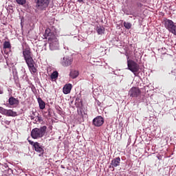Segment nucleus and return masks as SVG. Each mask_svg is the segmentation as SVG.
Listing matches in <instances>:
<instances>
[{"label":"nucleus","instance_id":"nucleus-18","mask_svg":"<svg viewBox=\"0 0 176 176\" xmlns=\"http://www.w3.org/2000/svg\"><path fill=\"white\" fill-rule=\"evenodd\" d=\"M58 78V72L55 71V72H53L52 75H51V79L52 81H54V80H57Z\"/></svg>","mask_w":176,"mask_h":176},{"label":"nucleus","instance_id":"nucleus-8","mask_svg":"<svg viewBox=\"0 0 176 176\" xmlns=\"http://www.w3.org/2000/svg\"><path fill=\"white\" fill-rule=\"evenodd\" d=\"M74 62V58L69 56H65L61 60V65L64 67H69Z\"/></svg>","mask_w":176,"mask_h":176},{"label":"nucleus","instance_id":"nucleus-21","mask_svg":"<svg viewBox=\"0 0 176 176\" xmlns=\"http://www.w3.org/2000/svg\"><path fill=\"white\" fill-rule=\"evenodd\" d=\"M38 116H39V114L38 112H32V114L30 116V119L31 120H34V118Z\"/></svg>","mask_w":176,"mask_h":176},{"label":"nucleus","instance_id":"nucleus-22","mask_svg":"<svg viewBox=\"0 0 176 176\" xmlns=\"http://www.w3.org/2000/svg\"><path fill=\"white\" fill-rule=\"evenodd\" d=\"M123 25H124V28H126L127 30H129L131 28V23H127L126 21H124Z\"/></svg>","mask_w":176,"mask_h":176},{"label":"nucleus","instance_id":"nucleus-25","mask_svg":"<svg viewBox=\"0 0 176 176\" xmlns=\"http://www.w3.org/2000/svg\"><path fill=\"white\" fill-rule=\"evenodd\" d=\"M2 112H3V107H0V113H2Z\"/></svg>","mask_w":176,"mask_h":176},{"label":"nucleus","instance_id":"nucleus-12","mask_svg":"<svg viewBox=\"0 0 176 176\" xmlns=\"http://www.w3.org/2000/svg\"><path fill=\"white\" fill-rule=\"evenodd\" d=\"M34 148L35 151L39 153V157H41L45 153V150L40 143H36L35 146H34Z\"/></svg>","mask_w":176,"mask_h":176},{"label":"nucleus","instance_id":"nucleus-11","mask_svg":"<svg viewBox=\"0 0 176 176\" xmlns=\"http://www.w3.org/2000/svg\"><path fill=\"white\" fill-rule=\"evenodd\" d=\"M0 113H3L6 116H10V117H16L17 116V112L16 111H14L12 109H4L3 108L2 112H0Z\"/></svg>","mask_w":176,"mask_h":176},{"label":"nucleus","instance_id":"nucleus-24","mask_svg":"<svg viewBox=\"0 0 176 176\" xmlns=\"http://www.w3.org/2000/svg\"><path fill=\"white\" fill-rule=\"evenodd\" d=\"M29 142H30V144L32 145V146H35V144H39L38 142H32V141H30L29 140Z\"/></svg>","mask_w":176,"mask_h":176},{"label":"nucleus","instance_id":"nucleus-17","mask_svg":"<svg viewBox=\"0 0 176 176\" xmlns=\"http://www.w3.org/2000/svg\"><path fill=\"white\" fill-rule=\"evenodd\" d=\"M11 48H12V45H10V41H6L4 42V43H3V49H4V50H7V49L10 50Z\"/></svg>","mask_w":176,"mask_h":176},{"label":"nucleus","instance_id":"nucleus-2","mask_svg":"<svg viewBox=\"0 0 176 176\" xmlns=\"http://www.w3.org/2000/svg\"><path fill=\"white\" fill-rule=\"evenodd\" d=\"M23 55L30 72L36 74L37 72V69L34 67L35 62L32 58V53L30 52V48L23 50Z\"/></svg>","mask_w":176,"mask_h":176},{"label":"nucleus","instance_id":"nucleus-5","mask_svg":"<svg viewBox=\"0 0 176 176\" xmlns=\"http://www.w3.org/2000/svg\"><path fill=\"white\" fill-rule=\"evenodd\" d=\"M127 66H128V69L131 70V72L133 74H134L135 76H138L137 73L139 72V69H140L139 65L132 60H128Z\"/></svg>","mask_w":176,"mask_h":176},{"label":"nucleus","instance_id":"nucleus-20","mask_svg":"<svg viewBox=\"0 0 176 176\" xmlns=\"http://www.w3.org/2000/svg\"><path fill=\"white\" fill-rule=\"evenodd\" d=\"M34 120V124L41 123L43 121L41 116H39L34 118V120Z\"/></svg>","mask_w":176,"mask_h":176},{"label":"nucleus","instance_id":"nucleus-14","mask_svg":"<svg viewBox=\"0 0 176 176\" xmlns=\"http://www.w3.org/2000/svg\"><path fill=\"white\" fill-rule=\"evenodd\" d=\"M72 89V85L69 83V84H65V85L63 87V93L65 95L69 94L71 92V90Z\"/></svg>","mask_w":176,"mask_h":176},{"label":"nucleus","instance_id":"nucleus-19","mask_svg":"<svg viewBox=\"0 0 176 176\" xmlns=\"http://www.w3.org/2000/svg\"><path fill=\"white\" fill-rule=\"evenodd\" d=\"M97 32L99 35H102L104 33V27H97Z\"/></svg>","mask_w":176,"mask_h":176},{"label":"nucleus","instance_id":"nucleus-10","mask_svg":"<svg viewBox=\"0 0 176 176\" xmlns=\"http://www.w3.org/2000/svg\"><path fill=\"white\" fill-rule=\"evenodd\" d=\"M121 159L120 157L114 158L113 160H111L109 168H113V171L114 170V168L118 167V166H120Z\"/></svg>","mask_w":176,"mask_h":176},{"label":"nucleus","instance_id":"nucleus-23","mask_svg":"<svg viewBox=\"0 0 176 176\" xmlns=\"http://www.w3.org/2000/svg\"><path fill=\"white\" fill-rule=\"evenodd\" d=\"M15 1H16V3L18 5L23 6L26 4V0H15Z\"/></svg>","mask_w":176,"mask_h":176},{"label":"nucleus","instance_id":"nucleus-16","mask_svg":"<svg viewBox=\"0 0 176 176\" xmlns=\"http://www.w3.org/2000/svg\"><path fill=\"white\" fill-rule=\"evenodd\" d=\"M38 102L39 104L40 109L43 110L45 109V102L41 99V98H38Z\"/></svg>","mask_w":176,"mask_h":176},{"label":"nucleus","instance_id":"nucleus-15","mask_svg":"<svg viewBox=\"0 0 176 176\" xmlns=\"http://www.w3.org/2000/svg\"><path fill=\"white\" fill-rule=\"evenodd\" d=\"M79 76V72L76 70H72L69 72V77L72 79H75Z\"/></svg>","mask_w":176,"mask_h":176},{"label":"nucleus","instance_id":"nucleus-1","mask_svg":"<svg viewBox=\"0 0 176 176\" xmlns=\"http://www.w3.org/2000/svg\"><path fill=\"white\" fill-rule=\"evenodd\" d=\"M45 37H46V39H48L49 47L51 50H57L58 49V40L50 28H47L45 30Z\"/></svg>","mask_w":176,"mask_h":176},{"label":"nucleus","instance_id":"nucleus-3","mask_svg":"<svg viewBox=\"0 0 176 176\" xmlns=\"http://www.w3.org/2000/svg\"><path fill=\"white\" fill-rule=\"evenodd\" d=\"M47 131V126H43L40 128H34L31 131V137L34 140L41 138L45 136Z\"/></svg>","mask_w":176,"mask_h":176},{"label":"nucleus","instance_id":"nucleus-27","mask_svg":"<svg viewBox=\"0 0 176 176\" xmlns=\"http://www.w3.org/2000/svg\"><path fill=\"white\" fill-rule=\"evenodd\" d=\"M3 94V91H0V94Z\"/></svg>","mask_w":176,"mask_h":176},{"label":"nucleus","instance_id":"nucleus-28","mask_svg":"<svg viewBox=\"0 0 176 176\" xmlns=\"http://www.w3.org/2000/svg\"><path fill=\"white\" fill-rule=\"evenodd\" d=\"M5 54H8V52H7L6 51H5Z\"/></svg>","mask_w":176,"mask_h":176},{"label":"nucleus","instance_id":"nucleus-9","mask_svg":"<svg viewBox=\"0 0 176 176\" xmlns=\"http://www.w3.org/2000/svg\"><path fill=\"white\" fill-rule=\"evenodd\" d=\"M93 124L96 127H100L104 124V118L97 116L93 120Z\"/></svg>","mask_w":176,"mask_h":176},{"label":"nucleus","instance_id":"nucleus-7","mask_svg":"<svg viewBox=\"0 0 176 176\" xmlns=\"http://www.w3.org/2000/svg\"><path fill=\"white\" fill-rule=\"evenodd\" d=\"M142 91L137 87H133L130 91H129V96L131 98H138L139 96H141Z\"/></svg>","mask_w":176,"mask_h":176},{"label":"nucleus","instance_id":"nucleus-26","mask_svg":"<svg viewBox=\"0 0 176 176\" xmlns=\"http://www.w3.org/2000/svg\"><path fill=\"white\" fill-rule=\"evenodd\" d=\"M78 3H82V2H83V0H78Z\"/></svg>","mask_w":176,"mask_h":176},{"label":"nucleus","instance_id":"nucleus-13","mask_svg":"<svg viewBox=\"0 0 176 176\" xmlns=\"http://www.w3.org/2000/svg\"><path fill=\"white\" fill-rule=\"evenodd\" d=\"M9 104L12 106L14 108L16 107V106L19 105V100L17 98H14L13 96H10L9 100H8Z\"/></svg>","mask_w":176,"mask_h":176},{"label":"nucleus","instance_id":"nucleus-4","mask_svg":"<svg viewBox=\"0 0 176 176\" xmlns=\"http://www.w3.org/2000/svg\"><path fill=\"white\" fill-rule=\"evenodd\" d=\"M164 26L169 32L176 36V25L171 19H166L164 20Z\"/></svg>","mask_w":176,"mask_h":176},{"label":"nucleus","instance_id":"nucleus-6","mask_svg":"<svg viewBox=\"0 0 176 176\" xmlns=\"http://www.w3.org/2000/svg\"><path fill=\"white\" fill-rule=\"evenodd\" d=\"M36 7L38 9L43 10L50 5V0H35Z\"/></svg>","mask_w":176,"mask_h":176}]
</instances>
